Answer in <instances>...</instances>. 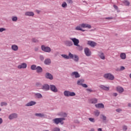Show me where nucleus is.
Returning <instances> with one entry per match:
<instances>
[{"label": "nucleus", "instance_id": "nucleus-17", "mask_svg": "<svg viewBox=\"0 0 131 131\" xmlns=\"http://www.w3.org/2000/svg\"><path fill=\"white\" fill-rule=\"evenodd\" d=\"M11 49L12 51H14L15 52L18 51L19 48L18 47V46L16 45H13L11 46Z\"/></svg>", "mask_w": 131, "mask_h": 131}, {"label": "nucleus", "instance_id": "nucleus-60", "mask_svg": "<svg viewBox=\"0 0 131 131\" xmlns=\"http://www.w3.org/2000/svg\"><path fill=\"white\" fill-rule=\"evenodd\" d=\"M2 111V109L0 108V112H1Z\"/></svg>", "mask_w": 131, "mask_h": 131}, {"label": "nucleus", "instance_id": "nucleus-32", "mask_svg": "<svg viewBox=\"0 0 131 131\" xmlns=\"http://www.w3.org/2000/svg\"><path fill=\"white\" fill-rule=\"evenodd\" d=\"M91 102L92 104H96V103H98V99L96 98H93L91 100Z\"/></svg>", "mask_w": 131, "mask_h": 131}, {"label": "nucleus", "instance_id": "nucleus-42", "mask_svg": "<svg viewBox=\"0 0 131 131\" xmlns=\"http://www.w3.org/2000/svg\"><path fill=\"white\" fill-rule=\"evenodd\" d=\"M89 120H90V121H91V122H95L94 118H90Z\"/></svg>", "mask_w": 131, "mask_h": 131}, {"label": "nucleus", "instance_id": "nucleus-23", "mask_svg": "<svg viewBox=\"0 0 131 131\" xmlns=\"http://www.w3.org/2000/svg\"><path fill=\"white\" fill-rule=\"evenodd\" d=\"M100 89H101V90H104V91H109V90H110L109 87L105 86L103 85H101L100 86Z\"/></svg>", "mask_w": 131, "mask_h": 131}, {"label": "nucleus", "instance_id": "nucleus-22", "mask_svg": "<svg viewBox=\"0 0 131 131\" xmlns=\"http://www.w3.org/2000/svg\"><path fill=\"white\" fill-rule=\"evenodd\" d=\"M120 58L122 60H125L126 59V54L124 53H122L120 54Z\"/></svg>", "mask_w": 131, "mask_h": 131}, {"label": "nucleus", "instance_id": "nucleus-12", "mask_svg": "<svg viewBox=\"0 0 131 131\" xmlns=\"http://www.w3.org/2000/svg\"><path fill=\"white\" fill-rule=\"evenodd\" d=\"M72 76H74L75 78H79L80 77V75L77 72H74L71 74Z\"/></svg>", "mask_w": 131, "mask_h": 131}, {"label": "nucleus", "instance_id": "nucleus-53", "mask_svg": "<svg viewBox=\"0 0 131 131\" xmlns=\"http://www.w3.org/2000/svg\"><path fill=\"white\" fill-rule=\"evenodd\" d=\"M113 7L116 9V10H117V9H118V7L116 5H114Z\"/></svg>", "mask_w": 131, "mask_h": 131}, {"label": "nucleus", "instance_id": "nucleus-58", "mask_svg": "<svg viewBox=\"0 0 131 131\" xmlns=\"http://www.w3.org/2000/svg\"><path fill=\"white\" fill-rule=\"evenodd\" d=\"M128 107H131V104L130 103H128Z\"/></svg>", "mask_w": 131, "mask_h": 131}, {"label": "nucleus", "instance_id": "nucleus-9", "mask_svg": "<svg viewBox=\"0 0 131 131\" xmlns=\"http://www.w3.org/2000/svg\"><path fill=\"white\" fill-rule=\"evenodd\" d=\"M81 26L82 28H89V29H91V28H92V26L88 24L83 23L81 24Z\"/></svg>", "mask_w": 131, "mask_h": 131}, {"label": "nucleus", "instance_id": "nucleus-10", "mask_svg": "<svg viewBox=\"0 0 131 131\" xmlns=\"http://www.w3.org/2000/svg\"><path fill=\"white\" fill-rule=\"evenodd\" d=\"M27 64L25 63H23L21 64L18 66L17 68L18 69H25V68H27Z\"/></svg>", "mask_w": 131, "mask_h": 131}, {"label": "nucleus", "instance_id": "nucleus-24", "mask_svg": "<svg viewBox=\"0 0 131 131\" xmlns=\"http://www.w3.org/2000/svg\"><path fill=\"white\" fill-rule=\"evenodd\" d=\"M36 70L37 73H41V72H42V68L39 66L37 67Z\"/></svg>", "mask_w": 131, "mask_h": 131}, {"label": "nucleus", "instance_id": "nucleus-46", "mask_svg": "<svg viewBox=\"0 0 131 131\" xmlns=\"http://www.w3.org/2000/svg\"><path fill=\"white\" fill-rule=\"evenodd\" d=\"M86 91L89 92V93H93V90L91 89H86Z\"/></svg>", "mask_w": 131, "mask_h": 131}, {"label": "nucleus", "instance_id": "nucleus-36", "mask_svg": "<svg viewBox=\"0 0 131 131\" xmlns=\"http://www.w3.org/2000/svg\"><path fill=\"white\" fill-rule=\"evenodd\" d=\"M94 114L95 116H99V115H100V112L99 111H95L94 112Z\"/></svg>", "mask_w": 131, "mask_h": 131}, {"label": "nucleus", "instance_id": "nucleus-11", "mask_svg": "<svg viewBox=\"0 0 131 131\" xmlns=\"http://www.w3.org/2000/svg\"><path fill=\"white\" fill-rule=\"evenodd\" d=\"M88 45H89V46H90V47H92V48H95V47L97 46V43L93 41H88Z\"/></svg>", "mask_w": 131, "mask_h": 131}, {"label": "nucleus", "instance_id": "nucleus-4", "mask_svg": "<svg viewBox=\"0 0 131 131\" xmlns=\"http://www.w3.org/2000/svg\"><path fill=\"white\" fill-rule=\"evenodd\" d=\"M41 50L43 51V52H46V53H50L51 49V48L49 47H46L45 45H42L41 46Z\"/></svg>", "mask_w": 131, "mask_h": 131}, {"label": "nucleus", "instance_id": "nucleus-50", "mask_svg": "<svg viewBox=\"0 0 131 131\" xmlns=\"http://www.w3.org/2000/svg\"><path fill=\"white\" fill-rule=\"evenodd\" d=\"M32 41L33 42H37V41H38V40H37V39H35V38H33L32 40Z\"/></svg>", "mask_w": 131, "mask_h": 131}, {"label": "nucleus", "instance_id": "nucleus-31", "mask_svg": "<svg viewBox=\"0 0 131 131\" xmlns=\"http://www.w3.org/2000/svg\"><path fill=\"white\" fill-rule=\"evenodd\" d=\"M99 56L102 60H105V55H104V53L100 52L99 54Z\"/></svg>", "mask_w": 131, "mask_h": 131}, {"label": "nucleus", "instance_id": "nucleus-40", "mask_svg": "<svg viewBox=\"0 0 131 131\" xmlns=\"http://www.w3.org/2000/svg\"><path fill=\"white\" fill-rule=\"evenodd\" d=\"M7 103L6 102H3L1 103V106L3 107V106H7Z\"/></svg>", "mask_w": 131, "mask_h": 131}, {"label": "nucleus", "instance_id": "nucleus-30", "mask_svg": "<svg viewBox=\"0 0 131 131\" xmlns=\"http://www.w3.org/2000/svg\"><path fill=\"white\" fill-rule=\"evenodd\" d=\"M35 96L36 98H37L38 99H41L42 98V95L40 93H36L35 94Z\"/></svg>", "mask_w": 131, "mask_h": 131}, {"label": "nucleus", "instance_id": "nucleus-52", "mask_svg": "<svg viewBox=\"0 0 131 131\" xmlns=\"http://www.w3.org/2000/svg\"><path fill=\"white\" fill-rule=\"evenodd\" d=\"M102 119L103 120H106V116H104V115H102Z\"/></svg>", "mask_w": 131, "mask_h": 131}, {"label": "nucleus", "instance_id": "nucleus-15", "mask_svg": "<svg viewBox=\"0 0 131 131\" xmlns=\"http://www.w3.org/2000/svg\"><path fill=\"white\" fill-rule=\"evenodd\" d=\"M71 59H73V60H74V61H75V62H78V60H79L78 56L75 54H73V57L72 58H71Z\"/></svg>", "mask_w": 131, "mask_h": 131}, {"label": "nucleus", "instance_id": "nucleus-14", "mask_svg": "<svg viewBox=\"0 0 131 131\" xmlns=\"http://www.w3.org/2000/svg\"><path fill=\"white\" fill-rule=\"evenodd\" d=\"M43 91H49L50 90V86L48 84H45L42 86V89Z\"/></svg>", "mask_w": 131, "mask_h": 131}, {"label": "nucleus", "instance_id": "nucleus-8", "mask_svg": "<svg viewBox=\"0 0 131 131\" xmlns=\"http://www.w3.org/2000/svg\"><path fill=\"white\" fill-rule=\"evenodd\" d=\"M64 45L67 47H72L73 46V42H72V41L66 40L64 41Z\"/></svg>", "mask_w": 131, "mask_h": 131}, {"label": "nucleus", "instance_id": "nucleus-41", "mask_svg": "<svg viewBox=\"0 0 131 131\" xmlns=\"http://www.w3.org/2000/svg\"><path fill=\"white\" fill-rule=\"evenodd\" d=\"M12 21H17V20H18V18H17V17H16V16H13L12 18Z\"/></svg>", "mask_w": 131, "mask_h": 131}, {"label": "nucleus", "instance_id": "nucleus-59", "mask_svg": "<svg viewBox=\"0 0 131 131\" xmlns=\"http://www.w3.org/2000/svg\"><path fill=\"white\" fill-rule=\"evenodd\" d=\"M37 13H39V11H37Z\"/></svg>", "mask_w": 131, "mask_h": 131}, {"label": "nucleus", "instance_id": "nucleus-1", "mask_svg": "<svg viewBox=\"0 0 131 131\" xmlns=\"http://www.w3.org/2000/svg\"><path fill=\"white\" fill-rule=\"evenodd\" d=\"M63 120H65V118H55L53 119V122L55 123V124H59V123H61V124H63L64 123Z\"/></svg>", "mask_w": 131, "mask_h": 131}, {"label": "nucleus", "instance_id": "nucleus-29", "mask_svg": "<svg viewBox=\"0 0 131 131\" xmlns=\"http://www.w3.org/2000/svg\"><path fill=\"white\" fill-rule=\"evenodd\" d=\"M44 63L46 65H50V63H51V59L49 58L46 59L45 60Z\"/></svg>", "mask_w": 131, "mask_h": 131}, {"label": "nucleus", "instance_id": "nucleus-38", "mask_svg": "<svg viewBox=\"0 0 131 131\" xmlns=\"http://www.w3.org/2000/svg\"><path fill=\"white\" fill-rule=\"evenodd\" d=\"M61 6L62 7V8H66V7H67V3H66V2H63Z\"/></svg>", "mask_w": 131, "mask_h": 131}, {"label": "nucleus", "instance_id": "nucleus-57", "mask_svg": "<svg viewBox=\"0 0 131 131\" xmlns=\"http://www.w3.org/2000/svg\"><path fill=\"white\" fill-rule=\"evenodd\" d=\"M98 131H103V130H102V128H99L98 129Z\"/></svg>", "mask_w": 131, "mask_h": 131}, {"label": "nucleus", "instance_id": "nucleus-55", "mask_svg": "<svg viewBox=\"0 0 131 131\" xmlns=\"http://www.w3.org/2000/svg\"><path fill=\"white\" fill-rule=\"evenodd\" d=\"M113 96H114V97H117V93H113Z\"/></svg>", "mask_w": 131, "mask_h": 131}, {"label": "nucleus", "instance_id": "nucleus-39", "mask_svg": "<svg viewBox=\"0 0 131 131\" xmlns=\"http://www.w3.org/2000/svg\"><path fill=\"white\" fill-rule=\"evenodd\" d=\"M124 4L125 6H129V2L127 1H125L124 2Z\"/></svg>", "mask_w": 131, "mask_h": 131}, {"label": "nucleus", "instance_id": "nucleus-13", "mask_svg": "<svg viewBox=\"0 0 131 131\" xmlns=\"http://www.w3.org/2000/svg\"><path fill=\"white\" fill-rule=\"evenodd\" d=\"M50 90L52 92H54V93H57L58 92V89L56 88V86L54 85H50Z\"/></svg>", "mask_w": 131, "mask_h": 131}, {"label": "nucleus", "instance_id": "nucleus-47", "mask_svg": "<svg viewBox=\"0 0 131 131\" xmlns=\"http://www.w3.org/2000/svg\"><path fill=\"white\" fill-rule=\"evenodd\" d=\"M53 131H60V129L58 127H55L53 129Z\"/></svg>", "mask_w": 131, "mask_h": 131}, {"label": "nucleus", "instance_id": "nucleus-6", "mask_svg": "<svg viewBox=\"0 0 131 131\" xmlns=\"http://www.w3.org/2000/svg\"><path fill=\"white\" fill-rule=\"evenodd\" d=\"M61 57H62V58H64V59H71V58L73 57V54H72V53H71V52H69V55H67L66 54H62Z\"/></svg>", "mask_w": 131, "mask_h": 131}, {"label": "nucleus", "instance_id": "nucleus-54", "mask_svg": "<svg viewBox=\"0 0 131 131\" xmlns=\"http://www.w3.org/2000/svg\"><path fill=\"white\" fill-rule=\"evenodd\" d=\"M116 111H117V112H120V111H121V110L120 108H118L116 110Z\"/></svg>", "mask_w": 131, "mask_h": 131}, {"label": "nucleus", "instance_id": "nucleus-21", "mask_svg": "<svg viewBox=\"0 0 131 131\" xmlns=\"http://www.w3.org/2000/svg\"><path fill=\"white\" fill-rule=\"evenodd\" d=\"M75 30H80L81 31H83V32L85 31V30H82V27H81V24H80V25H79V26H77L75 28Z\"/></svg>", "mask_w": 131, "mask_h": 131}, {"label": "nucleus", "instance_id": "nucleus-5", "mask_svg": "<svg viewBox=\"0 0 131 131\" xmlns=\"http://www.w3.org/2000/svg\"><path fill=\"white\" fill-rule=\"evenodd\" d=\"M70 39L73 41L74 45L76 47L79 45V40H78V39H77L76 38H70Z\"/></svg>", "mask_w": 131, "mask_h": 131}, {"label": "nucleus", "instance_id": "nucleus-19", "mask_svg": "<svg viewBox=\"0 0 131 131\" xmlns=\"http://www.w3.org/2000/svg\"><path fill=\"white\" fill-rule=\"evenodd\" d=\"M35 104H36V102L32 101L26 104V106L29 107L30 106H33L34 105H35Z\"/></svg>", "mask_w": 131, "mask_h": 131}, {"label": "nucleus", "instance_id": "nucleus-48", "mask_svg": "<svg viewBox=\"0 0 131 131\" xmlns=\"http://www.w3.org/2000/svg\"><path fill=\"white\" fill-rule=\"evenodd\" d=\"M127 129V126H123V130H126Z\"/></svg>", "mask_w": 131, "mask_h": 131}, {"label": "nucleus", "instance_id": "nucleus-16", "mask_svg": "<svg viewBox=\"0 0 131 131\" xmlns=\"http://www.w3.org/2000/svg\"><path fill=\"white\" fill-rule=\"evenodd\" d=\"M42 84H41L40 82H36L35 84V86L39 90H41L42 89Z\"/></svg>", "mask_w": 131, "mask_h": 131}, {"label": "nucleus", "instance_id": "nucleus-7", "mask_svg": "<svg viewBox=\"0 0 131 131\" xmlns=\"http://www.w3.org/2000/svg\"><path fill=\"white\" fill-rule=\"evenodd\" d=\"M84 53L87 57H90L92 55V52H91L90 49L88 48L84 49Z\"/></svg>", "mask_w": 131, "mask_h": 131}, {"label": "nucleus", "instance_id": "nucleus-51", "mask_svg": "<svg viewBox=\"0 0 131 131\" xmlns=\"http://www.w3.org/2000/svg\"><path fill=\"white\" fill-rule=\"evenodd\" d=\"M40 60H41V61H43L45 58L43 57V56H40Z\"/></svg>", "mask_w": 131, "mask_h": 131}, {"label": "nucleus", "instance_id": "nucleus-45", "mask_svg": "<svg viewBox=\"0 0 131 131\" xmlns=\"http://www.w3.org/2000/svg\"><path fill=\"white\" fill-rule=\"evenodd\" d=\"M125 69V68H124V67L122 66L120 67V71H122L123 70H124Z\"/></svg>", "mask_w": 131, "mask_h": 131}, {"label": "nucleus", "instance_id": "nucleus-26", "mask_svg": "<svg viewBox=\"0 0 131 131\" xmlns=\"http://www.w3.org/2000/svg\"><path fill=\"white\" fill-rule=\"evenodd\" d=\"M95 107L96 108H104V106L103 103H98L97 104H95Z\"/></svg>", "mask_w": 131, "mask_h": 131}, {"label": "nucleus", "instance_id": "nucleus-18", "mask_svg": "<svg viewBox=\"0 0 131 131\" xmlns=\"http://www.w3.org/2000/svg\"><path fill=\"white\" fill-rule=\"evenodd\" d=\"M117 91H118V93L121 94V93H123V92L124 91V89H123L122 87L118 86L117 87Z\"/></svg>", "mask_w": 131, "mask_h": 131}, {"label": "nucleus", "instance_id": "nucleus-3", "mask_svg": "<svg viewBox=\"0 0 131 131\" xmlns=\"http://www.w3.org/2000/svg\"><path fill=\"white\" fill-rule=\"evenodd\" d=\"M104 78L106 79H109L110 80H114V76L111 73H107L104 75Z\"/></svg>", "mask_w": 131, "mask_h": 131}, {"label": "nucleus", "instance_id": "nucleus-43", "mask_svg": "<svg viewBox=\"0 0 131 131\" xmlns=\"http://www.w3.org/2000/svg\"><path fill=\"white\" fill-rule=\"evenodd\" d=\"M3 31H6V29L4 28H0V32H3Z\"/></svg>", "mask_w": 131, "mask_h": 131}, {"label": "nucleus", "instance_id": "nucleus-33", "mask_svg": "<svg viewBox=\"0 0 131 131\" xmlns=\"http://www.w3.org/2000/svg\"><path fill=\"white\" fill-rule=\"evenodd\" d=\"M84 82V80L83 79H80V80L77 81V84L79 85H81L82 84V83Z\"/></svg>", "mask_w": 131, "mask_h": 131}, {"label": "nucleus", "instance_id": "nucleus-27", "mask_svg": "<svg viewBox=\"0 0 131 131\" xmlns=\"http://www.w3.org/2000/svg\"><path fill=\"white\" fill-rule=\"evenodd\" d=\"M25 15L26 16H34V13H33V12H27L25 13Z\"/></svg>", "mask_w": 131, "mask_h": 131}, {"label": "nucleus", "instance_id": "nucleus-37", "mask_svg": "<svg viewBox=\"0 0 131 131\" xmlns=\"http://www.w3.org/2000/svg\"><path fill=\"white\" fill-rule=\"evenodd\" d=\"M77 50H78V51H82V47L80 45H78V46H77Z\"/></svg>", "mask_w": 131, "mask_h": 131}, {"label": "nucleus", "instance_id": "nucleus-20", "mask_svg": "<svg viewBox=\"0 0 131 131\" xmlns=\"http://www.w3.org/2000/svg\"><path fill=\"white\" fill-rule=\"evenodd\" d=\"M17 115L16 114H12L9 116V119H14V118H17Z\"/></svg>", "mask_w": 131, "mask_h": 131}, {"label": "nucleus", "instance_id": "nucleus-2", "mask_svg": "<svg viewBox=\"0 0 131 131\" xmlns=\"http://www.w3.org/2000/svg\"><path fill=\"white\" fill-rule=\"evenodd\" d=\"M63 94L65 97H74V96H75V93L71 92L69 91H65Z\"/></svg>", "mask_w": 131, "mask_h": 131}, {"label": "nucleus", "instance_id": "nucleus-56", "mask_svg": "<svg viewBox=\"0 0 131 131\" xmlns=\"http://www.w3.org/2000/svg\"><path fill=\"white\" fill-rule=\"evenodd\" d=\"M3 123V119L0 118V124H2Z\"/></svg>", "mask_w": 131, "mask_h": 131}, {"label": "nucleus", "instance_id": "nucleus-34", "mask_svg": "<svg viewBox=\"0 0 131 131\" xmlns=\"http://www.w3.org/2000/svg\"><path fill=\"white\" fill-rule=\"evenodd\" d=\"M35 115V116H38L39 117H45V115L41 113H36Z\"/></svg>", "mask_w": 131, "mask_h": 131}, {"label": "nucleus", "instance_id": "nucleus-35", "mask_svg": "<svg viewBox=\"0 0 131 131\" xmlns=\"http://www.w3.org/2000/svg\"><path fill=\"white\" fill-rule=\"evenodd\" d=\"M37 68V67H36V65H35V64H33L31 66V70H36Z\"/></svg>", "mask_w": 131, "mask_h": 131}, {"label": "nucleus", "instance_id": "nucleus-28", "mask_svg": "<svg viewBox=\"0 0 131 131\" xmlns=\"http://www.w3.org/2000/svg\"><path fill=\"white\" fill-rule=\"evenodd\" d=\"M58 115H59V116H61L62 117H67V114L66 113L61 112L58 114Z\"/></svg>", "mask_w": 131, "mask_h": 131}, {"label": "nucleus", "instance_id": "nucleus-25", "mask_svg": "<svg viewBox=\"0 0 131 131\" xmlns=\"http://www.w3.org/2000/svg\"><path fill=\"white\" fill-rule=\"evenodd\" d=\"M46 78H49V79H53V76L49 73H46Z\"/></svg>", "mask_w": 131, "mask_h": 131}, {"label": "nucleus", "instance_id": "nucleus-44", "mask_svg": "<svg viewBox=\"0 0 131 131\" xmlns=\"http://www.w3.org/2000/svg\"><path fill=\"white\" fill-rule=\"evenodd\" d=\"M67 2L68 4H73V1H72V0H67Z\"/></svg>", "mask_w": 131, "mask_h": 131}, {"label": "nucleus", "instance_id": "nucleus-49", "mask_svg": "<svg viewBox=\"0 0 131 131\" xmlns=\"http://www.w3.org/2000/svg\"><path fill=\"white\" fill-rule=\"evenodd\" d=\"M82 86H83V88H88V85H86V84H81Z\"/></svg>", "mask_w": 131, "mask_h": 131}]
</instances>
